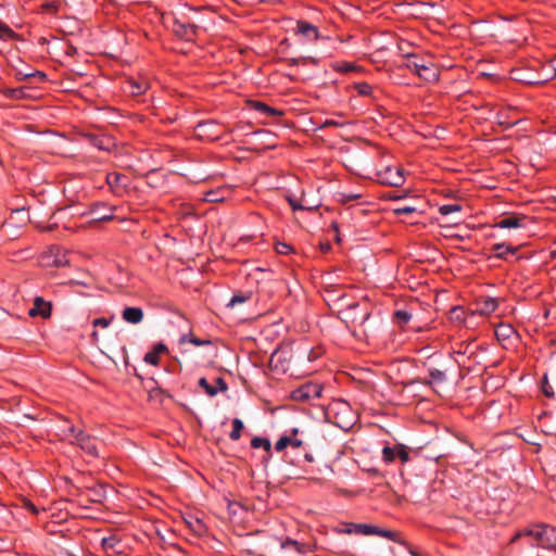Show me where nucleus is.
<instances>
[{
	"mask_svg": "<svg viewBox=\"0 0 556 556\" xmlns=\"http://www.w3.org/2000/svg\"><path fill=\"white\" fill-rule=\"evenodd\" d=\"M424 365L427 367L428 376L420 379V383L431 388L439 395L447 391L459 372L458 365L451 355H439Z\"/></svg>",
	"mask_w": 556,
	"mask_h": 556,
	"instance_id": "nucleus-1",
	"label": "nucleus"
},
{
	"mask_svg": "<svg viewBox=\"0 0 556 556\" xmlns=\"http://www.w3.org/2000/svg\"><path fill=\"white\" fill-rule=\"evenodd\" d=\"M340 315L351 333L358 340L367 341L377 331V325L370 320L371 313L367 304L346 303L345 307L340 309Z\"/></svg>",
	"mask_w": 556,
	"mask_h": 556,
	"instance_id": "nucleus-2",
	"label": "nucleus"
},
{
	"mask_svg": "<svg viewBox=\"0 0 556 556\" xmlns=\"http://www.w3.org/2000/svg\"><path fill=\"white\" fill-rule=\"evenodd\" d=\"M83 479H86V484L84 492L74 493L72 491V506L74 504L77 505L78 508H88L91 503H101L105 498V486L98 482V480L93 476H80ZM86 517L80 513H73L72 518H83Z\"/></svg>",
	"mask_w": 556,
	"mask_h": 556,
	"instance_id": "nucleus-3",
	"label": "nucleus"
},
{
	"mask_svg": "<svg viewBox=\"0 0 556 556\" xmlns=\"http://www.w3.org/2000/svg\"><path fill=\"white\" fill-rule=\"evenodd\" d=\"M206 8H188L187 12H179L173 17L172 30L180 39L186 41H193L198 36V30L201 27V21L197 16Z\"/></svg>",
	"mask_w": 556,
	"mask_h": 556,
	"instance_id": "nucleus-4",
	"label": "nucleus"
},
{
	"mask_svg": "<svg viewBox=\"0 0 556 556\" xmlns=\"http://www.w3.org/2000/svg\"><path fill=\"white\" fill-rule=\"evenodd\" d=\"M72 435L75 438L72 445L77 446L84 453L87 463L90 464L100 458L99 447L102 445V441L83 430L75 432L74 427H72Z\"/></svg>",
	"mask_w": 556,
	"mask_h": 556,
	"instance_id": "nucleus-5",
	"label": "nucleus"
},
{
	"mask_svg": "<svg viewBox=\"0 0 556 556\" xmlns=\"http://www.w3.org/2000/svg\"><path fill=\"white\" fill-rule=\"evenodd\" d=\"M535 529L527 527L523 534L533 538L538 542V546L551 548L556 546V528L547 523H536Z\"/></svg>",
	"mask_w": 556,
	"mask_h": 556,
	"instance_id": "nucleus-6",
	"label": "nucleus"
},
{
	"mask_svg": "<svg viewBox=\"0 0 556 556\" xmlns=\"http://www.w3.org/2000/svg\"><path fill=\"white\" fill-rule=\"evenodd\" d=\"M324 387L317 382H306L291 391V400L300 403H311L321 397Z\"/></svg>",
	"mask_w": 556,
	"mask_h": 556,
	"instance_id": "nucleus-7",
	"label": "nucleus"
},
{
	"mask_svg": "<svg viewBox=\"0 0 556 556\" xmlns=\"http://www.w3.org/2000/svg\"><path fill=\"white\" fill-rule=\"evenodd\" d=\"M105 182L113 195L124 198L130 191V178L122 173L112 172L105 175Z\"/></svg>",
	"mask_w": 556,
	"mask_h": 556,
	"instance_id": "nucleus-8",
	"label": "nucleus"
},
{
	"mask_svg": "<svg viewBox=\"0 0 556 556\" xmlns=\"http://www.w3.org/2000/svg\"><path fill=\"white\" fill-rule=\"evenodd\" d=\"M42 266L63 267L70 264L68 251L60 245H51L40 255Z\"/></svg>",
	"mask_w": 556,
	"mask_h": 556,
	"instance_id": "nucleus-9",
	"label": "nucleus"
},
{
	"mask_svg": "<svg viewBox=\"0 0 556 556\" xmlns=\"http://www.w3.org/2000/svg\"><path fill=\"white\" fill-rule=\"evenodd\" d=\"M86 140L99 150H109L110 138L92 130H83L78 126H72V141Z\"/></svg>",
	"mask_w": 556,
	"mask_h": 556,
	"instance_id": "nucleus-10",
	"label": "nucleus"
},
{
	"mask_svg": "<svg viewBox=\"0 0 556 556\" xmlns=\"http://www.w3.org/2000/svg\"><path fill=\"white\" fill-rule=\"evenodd\" d=\"M295 361V352L286 349L275 350L269 357V367L283 374L291 371V362Z\"/></svg>",
	"mask_w": 556,
	"mask_h": 556,
	"instance_id": "nucleus-11",
	"label": "nucleus"
},
{
	"mask_svg": "<svg viewBox=\"0 0 556 556\" xmlns=\"http://www.w3.org/2000/svg\"><path fill=\"white\" fill-rule=\"evenodd\" d=\"M381 185L401 187L405 182L404 169L402 167L384 166L376 173Z\"/></svg>",
	"mask_w": 556,
	"mask_h": 556,
	"instance_id": "nucleus-12",
	"label": "nucleus"
},
{
	"mask_svg": "<svg viewBox=\"0 0 556 556\" xmlns=\"http://www.w3.org/2000/svg\"><path fill=\"white\" fill-rule=\"evenodd\" d=\"M195 129L201 138L218 140L222 136V126L214 119L198 123Z\"/></svg>",
	"mask_w": 556,
	"mask_h": 556,
	"instance_id": "nucleus-13",
	"label": "nucleus"
},
{
	"mask_svg": "<svg viewBox=\"0 0 556 556\" xmlns=\"http://www.w3.org/2000/svg\"><path fill=\"white\" fill-rule=\"evenodd\" d=\"M417 76L427 83H435L439 80L440 72L433 62L424 58L420 60Z\"/></svg>",
	"mask_w": 556,
	"mask_h": 556,
	"instance_id": "nucleus-14",
	"label": "nucleus"
},
{
	"mask_svg": "<svg viewBox=\"0 0 556 556\" xmlns=\"http://www.w3.org/2000/svg\"><path fill=\"white\" fill-rule=\"evenodd\" d=\"M528 216L523 214L510 213L495 223L498 228H520L526 226Z\"/></svg>",
	"mask_w": 556,
	"mask_h": 556,
	"instance_id": "nucleus-15",
	"label": "nucleus"
},
{
	"mask_svg": "<svg viewBox=\"0 0 556 556\" xmlns=\"http://www.w3.org/2000/svg\"><path fill=\"white\" fill-rule=\"evenodd\" d=\"M324 354V349L321 346L308 348V346H299L295 351V361L303 363L305 359L307 362H314L321 357Z\"/></svg>",
	"mask_w": 556,
	"mask_h": 556,
	"instance_id": "nucleus-16",
	"label": "nucleus"
},
{
	"mask_svg": "<svg viewBox=\"0 0 556 556\" xmlns=\"http://www.w3.org/2000/svg\"><path fill=\"white\" fill-rule=\"evenodd\" d=\"M498 306V301L495 298L491 296H480L476 301V309L475 313L480 315L488 316L496 311Z\"/></svg>",
	"mask_w": 556,
	"mask_h": 556,
	"instance_id": "nucleus-17",
	"label": "nucleus"
},
{
	"mask_svg": "<svg viewBox=\"0 0 556 556\" xmlns=\"http://www.w3.org/2000/svg\"><path fill=\"white\" fill-rule=\"evenodd\" d=\"M294 33L296 35L303 36L308 40H317L319 38V30L317 26L304 20H299L296 22V28L294 29Z\"/></svg>",
	"mask_w": 556,
	"mask_h": 556,
	"instance_id": "nucleus-18",
	"label": "nucleus"
},
{
	"mask_svg": "<svg viewBox=\"0 0 556 556\" xmlns=\"http://www.w3.org/2000/svg\"><path fill=\"white\" fill-rule=\"evenodd\" d=\"M28 314L31 317L40 316L42 318H47L51 314V303L45 301L40 296H36L34 300V305L29 309Z\"/></svg>",
	"mask_w": 556,
	"mask_h": 556,
	"instance_id": "nucleus-19",
	"label": "nucleus"
},
{
	"mask_svg": "<svg viewBox=\"0 0 556 556\" xmlns=\"http://www.w3.org/2000/svg\"><path fill=\"white\" fill-rule=\"evenodd\" d=\"M520 247H515L510 243H495L492 245L491 251L494 256L498 260L507 261L508 255H515L519 251Z\"/></svg>",
	"mask_w": 556,
	"mask_h": 556,
	"instance_id": "nucleus-20",
	"label": "nucleus"
},
{
	"mask_svg": "<svg viewBox=\"0 0 556 556\" xmlns=\"http://www.w3.org/2000/svg\"><path fill=\"white\" fill-rule=\"evenodd\" d=\"M249 106L261 113V114H264V115H267V116H273V117H281L285 115V112L279 110V109H276V108H273V106H269L268 104H266L265 102H262V101H258V100H250L249 101Z\"/></svg>",
	"mask_w": 556,
	"mask_h": 556,
	"instance_id": "nucleus-21",
	"label": "nucleus"
},
{
	"mask_svg": "<svg viewBox=\"0 0 556 556\" xmlns=\"http://www.w3.org/2000/svg\"><path fill=\"white\" fill-rule=\"evenodd\" d=\"M70 517V511L65 510L63 515L52 514L51 520L48 523V529L50 533H61L62 536H65V531L67 529H59Z\"/></svg>",
	"mask_w": 556,
	"mask_h": 556,
	"instance_id": "nucleus-22",
	"label": "nucleus"
},
{
	"mask_svg": "<svg viewBox=\"0 0 556 556\" xmlns=\"http://www.w3.org/2000/svg\"><path fill=\"white\" fill-rule=\"evenodd\" d=\"M123 319L129 324H139L143 319V311L140 307L127 306L122 313Z\"/></svg>",
	"mask_w": 556,
	"mask_h": 556,
	"instance_id": "nucleus-23",
	"label": "nucleus"
},
{
	"mask_svg": "<svg viewBox=\"0 0 556 556\" xmlns=\"http://www.w3.org/2000/svg\"><path fill=\"white\" fill-rule=\"evenodd\" d=\"M349 528L344 530L345 533H361L365 535L377 534L378 527L367 523H348Z\"/></svg>",
	"mask_w": 556,
	"mask_h": 556,
	"instance_id": "nucleus-24",
	"label": "nucleus"
},
{
	"mask_svg": "<svg viewBox=\"0 0 556 556\" xmlns=\"http://www.w3.org/2000/svg\"><path fill=\"white\" fill-rule=\"evenodd\" d=\"M342 290L343 287L334 285H329L325 287L324 292L326 301H343L345 299V293Z\"/></svg>",
	"mask_w": 556,
	"mask_h": 556,
	"instance_id": "nucleus-25",
	"label": "nucleus"
},
{
	"mask_svg": "<svg viewBox=\"0 0 556 556\" xmlns=\"http://www.w3.org/2000/svg\"><path fill=\"white\" fill-rule=\"evenodd\" d=\"M253 298V291L251 290H239L233 293L227 303V307H235L236 305L243 304Z\"/></svg>",
	"mask_w": 556,
	"mask_h": 556,
	"instance_id": "nucleus-26",
	"label": "nucleus"
},
{
	"mask_svg": "<svg viewBox=\"0 0 556 556\" xmlns=\"http://www.w3.org/2000/svg\"><path fill=\"white\" fill-rule=\"evenodd\" d=\"M101 546L106 553H109V552L121 553V549H119L122 546L121 539H118L116 535H110L106 538H102Z\"/></svg>",
	"mask_w": 556,
	"mask_h": 556,
	"instance_id": "nucleus-27",
	"label": "nucleus"
},
{
	"mask_svg": "<svg viewBox=\"0 0 556 556\" xmlns=\"http://www.w3.org/2000/svg\"><path fill=\"white\" fill-rule=\"evenodd\" d=\"M404 58L406 59V62L403 64V66L417 75L420 60H422L424 56L416 53H404Z\"/></svg>",
	"mask_w": 556,
	"mask_h": 556,
	"instance_id": "nucleus-28",
	"label": "nucleus"
},
{
	"mask_svg": "<svg viewBox=\"0 0 556 556\" xmlns=\"http://www.w3.org/2000/svg\"><path fill=\"white\" fill-rule=\"evenodd\" d=\"M80 476H92L90 471L84 472L80 470H76L74 473L72 472V489H75V493L84 492L86 484V479H83Z\"/></svg>",
	"mask_w": 556,
	"mask_h": 556,
	"instance_id": "nucleus-29",
	"label": "nucleus"
},
{
	"mask_svg": "<svg viewBox=\"0 0 556 556\" xmlns=\"http://www.w3.org/2000/svg\"><path fill=\"white\" fill-rule=\"evenodd\" d=\"M448 319L453 323L462 325L466 320V312L462 306H453L448 311Z\"/></svg>",
	"mask_w": 556,
	"mask_h": 556,
	"instance_id": "nucleus-30",
	"label": "nucleus"
},
{
	"mask_svg": "<svg viewBox=\"0 0 556 556\" xmlns=\"http://www.w3.org/2000/svg\"><path fill=\"white\" fill-rule=\"evenodd\" d=\"M252 448H263L268 455L271 454V443L267 438L254 437L251 440Z\"/></svg>",
	"mask_w": 556,
	"mask_h": 556,
	"instance_id": "nucleus-31",
	"label": "nucleus"
},
{
	"mask_svg": "<svg viewBox=\"0 0 556 556\" xmlns=\"http://www.w3.org/2000/svg\"><path fill=\"white\" fill-rule=\"evenodd\" d=\"M16 77L20 79H29V80H36L39 83H43L47 78V75L40 71H36L33 73H23V71H17Z\"/></svg>",
	"mask_w": 556,
	"mask_h": 556,
	"instance_id": "nucleus-32",
	"label": "nucleus"
},
{
	"mask_svg": "<svg viewBox=\"0 0 556 556\" xmlns=\"http://www.w3.org/2000/svg\"><path fill=\"white\" fill-rule=\"evenodd\" d=\"M128 84H129V90H130L131 94H134V96L143 94L149 88V84L146 80L137 81V80L131 79L128 81Z\"/></svg>",
	"mask_w": 556,
	"mask_h": 556,
	"instance_id": "nucleus-33",
	"label": "nucleus"
},
{
	"mask_svg": "<svg viewBox=\"0 0 556 556\" xmlns=\"http://www.w3.org/2000/svg\"><path fill=\"white\" fill-rule=\"evenodd\" d=\"M412 318V314L406 309H397L393 314V321L396 323L400 327L406 326Z\"/></svg>",
	"mask_w": 556,
	"mask_h": 556,
	"instance_id": "nucleus-34",
	"label": "nucleus"
},
{
	"mask_svg": "<svg viewBox=\"0 0 556 556\" xmlns=\"http://www.w3.org/2000/svg\"><path fill=\"white\" fill-rule=\"evenodd\" d=\"M62 8V3L59 0L47 1L41 4V10L50 15H56Z\"/></svg>",
	"mask_w": 556,
	"mask_h": 556,
	"instance_id": "nucleus-35",
	"label": "nucleus"
},
{
	"mask_svg": "<svg viewBox=\"0 0 556 556\" xmlns=\"http://www.w3.org/2000/svg\"><path fill=\"white\" fill-rule=\"evenodd\" d=\"M244 428V425L241 419L235 418L232 419V430L229 433V439L231 441H238L241 438V432Z\"/></svg>",
	"mask_w": 556,
	"mask_h": 556,
	"instance_id": "nucleus-36",
	"label": "nucleus"
},
{
	"mask_svg": "<svg viewBox=\"0 0 556 556\" xmlns=\"http://www.w3.org/2000/svg\"><path fill=\"white\" fill-rule=\"evenodd\" d=\"M96 208L103 207L109 211L108 214H98L96 210H92L91 213L94 215V220H110L113 218V208L109 207L106 204L98 203L93 205Z\"/></svg>",
	"mask_w": 556,
	"mask_h": 556,
	"instance_id": "nucleus-37",
	"label": "nucleus"
},
{
	"mask_svg": "<svg viewBox=\"0 0 556 556\" xmlns=\"http://www.w3.org/2000/svg\"><path fill=\"white\" fill-rule=\"evenodd\" d=\"M331 68L338 73H349L352 71H356L357 66L349 62H333L331 64Z\"/></svg>",
	"mask_w": 556,
	"mask_h": 556,
	"instance_id": "nucleus-38",
	"label": "nucleus"
},
{
	"mask_svg": "<svg viewBox=\"0 0 556 556\" xmlns=\"http://www.w3.org/2000/svg\"><path fill=\"white\" fill-rule=\"evenodd\" d=\"M290 546L294 547V549L300 554L306 553V547H305V544H303V543H300V542L289 539V538H287L285 541L281 542L282 548H288Z\"/></svg>",
	"mask_w": 556,
	"mask_h": 556,
	"instance_id": "nucleus-39",
	"label": "nucleus"
},
{
	"mask_svg": "<svg viewBox=\"0 0 556 556\" xmlns=\"http://www.w3.org/2000/svg\"><path fill=\"white\" fill-rule=\"evenodd\" d=\"M198 386L202 388L208 396H215L218 393V389L212 386L204 377L199 379Z\"/></svg>",
	"mask_w": 556,
	"mask_h": 556,
	"instance_id": "nucleus-40",
	"label": "nucleus"
},
{
	"mask_svg": "<svg viewBox=\"0 0 556 556\" xmlns=\"http://www.w3.org/2000/svg\"><path fill=\"white\" fill-rule=\"evenodd\" d=\"M353 87L359 96L368 97L372 93V87L366 81L356 83Z\"/></svg>",
	"mask_w": 556,
	"mask_h": 556,
	"instance_id": "nucleus-41",
	"label": "nucleus"
},
{
	"mask_svg": "<svg viewBox=\"0 0 556 556\" xmlns=\"http://www.w3.org/2000/svg\"><path fill=\"white\" fill-rule=\"evenodd\" d=\"M463 210V206L458 203L453 204H443L439 207V213L443 216H446L448 214L460 212Z\"/></svg>",
	"mask_w": 556,
	"mask_h": 556,
	"instance_id": "nucleus-42",
	"label": "nucleus"
},
{
	"mask_svg": "<svg viewBox=\"0 0 556 556\" xmlns=\"http://www.w3.org/2000/svg\"><path fill=\"white\" fill-rule=\"evenodd\" d=\"M275 251L280 255H288L295 252L291 244L280 241L275 243Z\"/></svg>",
	"mask_w": 556,
	"mask_h": 556,
	"instance_id": "nucleus-43",
	"label": "nucleus"
},
{
	"mask_svg": "<svg viewBox=\"0 0 556 556\" xmlns=\"http://www.w3.org/2000/svg\"><path fill=\"white\" fill-rule=\"evenodd\" d=\"M16 37V33L11 29L7 24L0 21V39L9 40L14 39Z\"/></svg>",
	"mask_w": 556,
	"mask_h": 556,
	"instance_id": "nucleus-44",
	"label": "nucleus"
},
{
	"mask_svg": "<svg viewBox=\"0 0 556 556\" xmlns=\"http://www.w3.org/2000/svg\"><path fill=\"white\" fill-rule=\"evenodd\" d=\"M180 341L181 342L188 341L195 346L210 345L212 343L211 340L199 339V338L194 337L193 334H189V336L185 334L181 337Z\"/></svg>",
	"mask_w": 556,
	"mask_h": 556,
	"instance_id": "nucleus-45",
	"label": "nucleus"
},
{
	"mask_svg": "<svg viewBox=\"0 0 556 556\" xmlns=\"http://www.w3.org/2000/svg\"><path fill=\"white\" fill-rule=\"evenodd\" d=\"M396 458V448H395V445L394 446H384L383 450H382V459L386 462V463H392L394 462Z\"/></svg>",
	"mask_w": 556,
	"mask_h": 556,
	"instance_id": "nucleus-46",
	"label": "nucleus"
},
{
	"mask_svg": "<svg viewBox=\"0 0 556 556\" xmlns=\"http://www.w3.org/2000/svg\"><path fill=\"white\" fill-rule=\"evenodd\" d=\"M203 200L206 201V202H210V203H217V202L223 201L224 197L220 195V191L219 190H210V191L204 193Z\"/></svg>",
	"mask_w": 556,
	"mask_h": 556,
	"instance_id": "nucleus-47",
	"label": "nucleus"
},
{
	"mask_svg": "<svg viewBox=\"0 0 556 556\" xmlns=\"http://www.w3.org/2000/svg\"><path fill=\"white\" fill-rule=\"evenodd\" d=\"M298 434H299V429H298V428H293V429L290 431V434L286 435L287 438H289V440H290L291 442H295V443L298 442V444H289V445H290L291 447H293V448L302 447V446H303V444H304L303 440H302V439H300V438L298 437Z\"/></svg>",
	"mask_w": 556,
	"mask_h": 556,
	"instance_id": "nucleus-48",
	"label": "nucleus"
},
{
	"mask_svg": "<svg viewBox=\"0 0 556 556\" xmlns=\"http://www.w3.org/2000/svg\"><path fill=\"white\" fill-rule=\"evenodd\" d=\"M541 389H542L543 394L546 397H554V390H553L552 386L548 382L547 375H544L542 380H541Z\"/></svg>",
	"mask_w": 556,
	"mask_h": 556,
	"instance_id": "nucleus-49",
	"label": "nucleus"
},
{
	"mask_svg": "<svg viewBox=\"0 0 556 556\" xmlns=\"http://www.w3.org/2000/svg\"><path fill=\"white\" fill-rule=\"evenodd\" d=\"M396 457L400 458L402 463H407L409 460V453L404 444H396Z\"/></svg>",
	"mask_w": 556,
	"mask_h": 556,
	"instance_id": "nucleus-50",
	"label": "nucleus"
},
{
	"mask_svg": "<svg viewBox=\"0 0 556 556\" xmlns=\"http://www.w3.org/2000/svg\"><path fill=\"white\" fill-rule=\"evenodd\" d=\"M377 535L389 539L393 542H397L399 533L388 529H381L378 527Z\"/></svg>",
	"mask_w": 556,
	"mask_h": 556,
	"instance_id": "nucleus-51",
	"label": "nucleus"
},
{
	"mask_svg": "<svg viewBox=\"0 0 556 556\" xmlns=\"http://www.w3.org/2000/svg\"><path fill=\"white\" fill-rule=\"evenodd\" d=\"M87 91H92V90L91 89H87L85 92H83V91H79V90L72 89V91H71V94H72V106L78 108V101L87 99L86 98V92Z\"/></svg>",
	"mask_w": 556,
	"mask_h": 556,
	"instance_id": "nucleus-52",
	"label": "nucleus"
},
{
	"mask_svg": "<svg viewBox=\"0 0 556 556\" xmlns=\"http://www.w3.org/2000/svg\"><path fill=\"white\" fill-rule=\"evenodd\" d=\"M143 359L150 365L157 366L160 363V355L154 350H151L146 353Z\"/></svg>",
	"mask_w": 556,
	"mask_h": 556,
	"instance_id": "nucleus-53",
	"label": "nucleus"
},
{
	"mask_svg": "<svg viewBox=\"0 0 556 556\" xmlns=\"http://www.w3.org/2000/svg\"><path fill=\"white\" fill-rule=\"evenodd\" d=\"M289 444H296L295 442H291L289 438L286 435H282L275 444V450L277 452L283 451L287 446H290Z\"/></svg>",
	"mask_w": 556,
	"mask_h": 556,
	"instance_id": "nucleus-54",
	"label": "nucleus"
},
{
	"mask_svg": "<svg viewBox=\"0 0 556 556\" xmlns=\"http://www.w3.org/2000/svg\"><path fill=\"white\" fill-rule=\"evenodd\" d=\"M29 91V87L27 86H22L20 88H16V89H13L11 90L12 92V96L14 98H25V97H30V94L28 93Z\"/></svg>",
	"mask_w": 556,
	"mask_h": 556,
	"instance_id": "nucleus-55",
	"label": "nucleus"
},
{
	"mask_svg": "<svg viewBox=\"0 0 556 556\" xmlns=\"http://www.w3.org/2000/svg\"><path fill=\"white\" fill-rule=\"evenodd\" d=\"M188 523L191 527V529L199 535H201L205 531L204 523L199 519H195L194 522H188Z\"/></svg>",
	"mask_w": 556,
	"mask_h": 556,
	"instance_id": "nucleus-56",
	"label": "nucleus"
},
{
	"mask_svg": "<svg viewBox=\"0 0 556 556\" xmlns=\"http://www.w3.org/2000/svg\"><path fill=\"white\" fill-rule=\"evenodd\" d=\"M86 278L83 280L73 279L71 280L72 287L74 286H83V287H89L90 282L92 280L91 276L89 274H85Z\"/></svg>",
	"mask_w": 556,
	"mask_h": 556,
	"instance_id": "nucleus-57",
	"label": "nucleus"
},
{
	"mask_svg": "<svg viewBox=\"0 0 556 556\" xmlns=\"http://www.w3.org/2000/svg\"><path fill=\"white\" fill-rule=\"evenodd\" d=\"M414 212H416V207L408 206V205L399 206V207L394 208V214H396V215H407V214H412Z\"/></svg>",
	"mask_w": 556,
	"mask_h": 556,
	"instance_id": "nucleus-58",
	"label": "nucleus"
},
{
	"mask_svg": "<svg viewBox=\"0 0 556 556\" xmlns=\"http://www.w3.org/2000/svg\"><path fill=\"white\" fill-rule=\"evenodd\" d=\"M340 202L342 204H348L350 203L351 201H354V200H357L358 198H361V194H357V193H341L340 194Z\"/></svg>",
	"mask_w": 556,
	"mask_h": 556,
	"instance_id": "nucleus-59",
	"label": "nucleus"
},
{
	"mask_svg": "<svg viewBox=\"0 0 556 556\" xmlns=\"http://www.w3.org/2000/svg\"><path fill=\"white\" fill-rule=\"evenodd\" d=\"M65 213V208H60L58 212H55L52 216H51V219L53 220V223L49 224L47 229L48 230H52L53 228H56L59 226L58 224V220H59V216L61 214Z\"/></svg>",
	"mask_w": 556,
	"mask_h": 556,
	"instance_id": "nucleus-60",
	"label": "nucleus"
},
{
	"mask_svg": "<svg viewBox=\"0 0 556 556\" xmlns=\"http://www.w3.org/2000/svg\"><path fill=\"white\" fill-rule=\"evenodd\" d=\"M283 62H286L288 65H291V66H298L300 64L305 65L306 64V58L305 56H302V58H290V59H285Z\"/></svg>",
	"mask_w": 556,
	"mask_h": 556,
	"instance_id": "nucleus-61",
	"label": "nucleus"
},
{
	"mask_svg": "<svg viewBox=\"0 0 556 556\" xmlns=\"http://www.w3.org/2000/svg\"><path fill=\"white\" fill-rule=\"evenodd\" d=\"M23 507L30 511L34 516L38 515L39 513V508L27 498H23Z\"/></svg>",
	"mask_w": 556,
	"mask_h": 556,
	"instance_id": "nucleus-62",
	"label": "nucleus"
},
{
	"mask_svg": "<svg viewBox=\"0 0 556 556\" xmlns=\"http://www.w3.org/2000/svg\"><path fill=\"white\" fill-rule=\"evenodd\" d=\"M215 388L218 389V392H226L228 390V384L226 382V380L223 378V377H217L215 379Z\"/></svg>",
	"mask_w": 556,
	"mask_h": 556,
	"instance_id": "nucleus-63",
	"label": "nucleus"
},
{
	"mask_svg": "<svg viewBox=\"0 0 556 556\" xmlns=\"http://www.w3.org/2000/svg\"><path fill=\"white\" fill-rule=\"evenodd\" d=\"M110 323H111V319H108L105 317H99V318H94L92 320V326L106 328L110 325Z\"/></svg>",
	"mask_w": 556,
	"mask_h": 556,
	"instance_id": "nucleus-64",
	"label": "nucleus"
}]
</instances>
